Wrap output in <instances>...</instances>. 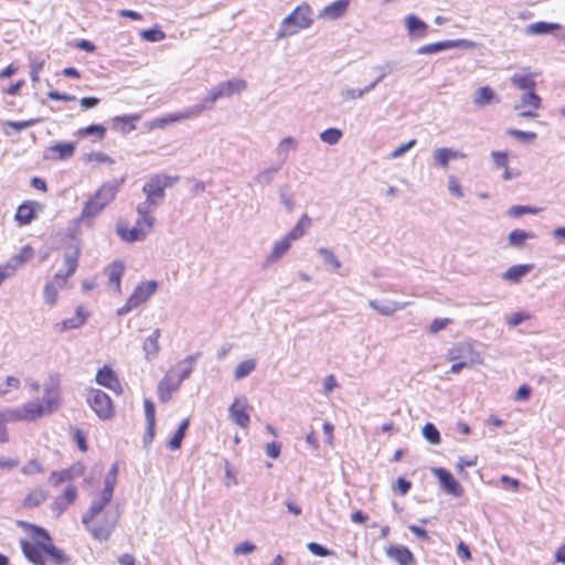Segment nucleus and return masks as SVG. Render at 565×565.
Instances as JSON below:
<instances>
[{"mask_svg": "<svg viewBox=\"0 0 565 565\" xmlns=\"http://www.w3.org/2000/svg\"><path fill=\"white\" fill-rule=\"evenodd\" d=\"M164 179H160V173L153 174L143 184L142 192L146 194L149 202L159 204V200L162 201L167 189V183H163Z\"/></svg>", "mask_w": 565, "mask_h": 565, "instance_id": "9", "label": "nucleus"}, {"mask_svg": "<svg viewBox=\"0 0 565 565\" xmlns=\"http://www.w3.org/2000/svg\"><path fill=\"white\" fill-rule=\"evenodd\" d=\"M434 475L437 477L443 490L456 498L461 497L463 488L459 481L445 468H434Z\"/></svg>", "mask_w": 565, "mask_h": 565, "instance_id": "7", "label": "nucleus"}, {"mask_svg": "<svg viewBox=\"0 0 565 565\" xmlns=\"http://www.w3.org/2000/svg\"><path fill=\"white\" fill-rule=\"evenodd\" d=\"M140 119V115H122L113 118V128L120 130L122 134H129L136 126L134 122Z\"/></svg>", "mask_w": 565, "mask_h": 565, "instance_id": "30", "label": "nucleus"}, {"mask_svg": "<svg viewBox=\"0 0 565 565\" xmlns=\"http://www.w3.org/2000/svg\"><path fill=\"white\" fill-rule=\"evenodd\" d=\"M180 383L173 381L169 375L163 376L157 387L158 398L161 403H168L171 399V394L177 392L180 387Z\"/></svg>", "mask_w": 565, "mask_h": 565, "instance_id": "21", "label": "nucleus"}, {"mask_svg": "<svg viewBox=\"0 0 565 565\" xmlns=\"http://www.w3.org/2000/svg\"><path fill=\"white\" fill-rule=\"evenodd\" d=\"M539 212L537 209L529 206V205H512L509 209V215L511 217H520L524 214H536Z\"/></svg>", "mask_w": 565, "mask_h": 565, "instance_id": "59", "label": "nucleus"}, {"mask_svg": "<svg viewBox=\"0 0 565 565\" xmlns=\"http://www.w3.org/2000/svg\"><path fill=\"white\" fill-rule=\"evenodd\" d=\"M318 254L323 258L326 265L332 266L333 270L341 268V262L331 249L327 247H320L318 248Z\"/></svg>", "mask_w": 565, "mask_h": 565, "instance_id": "50", "label": "nucleus"}, {"mask_svg": "<svg viewBox=\"0 0 565 565\" xmlns=\"http://www.w3.org/2000/svg\"><path fill=\"white\" fill-rule=\"evenodd\" d=\"M433 157L437 166L441 168H447L451 159L460 158L462 157V154L450 148H437L434 151Z\"/></svg>", "mask_w": 565, "mask_h": 565, "instance_id": "32", "label": "nucleus"}, {"mask_svg": "<svg viewBox=\"0 0 565 565\" xmlns=\"http://www.w3.org/2000/svg\"><path fill=\"white\" fill-rule=\"evenodd\" d=\"M238 399L235 398L234 403L230 406L228 413L232 420L242 428H246L249 425V415L245 411V406L238 408Z\"/></svg>", "mask_w": 565, "mask_h": 565, "instance_id": "31", "label": "nucleus"}, {"mask_svg": "<svg viewBox=\"0 0 565 565\" xmlns=\"http://www.w3.org/2000/svg\"><path fill=\"white\" fill-rule=\"evenodd\" d=\"M39 121H40L39 118H32V119L22 120V121H11V120H8V121L3 122L4 132L7 135L9 134L6 130L7 127H10V128L14 129L15 131H21V130H24V129H28V128L34 126Z\"/></svg>", "mask_w": 565, "mask_h": 565, "instance_id": "54", "label": "nucleus"}, {"mask_svg": "<svg viewBox=\"0 0 565 565\" xmlns=\"http://www.w3.org/2000/svg\"><path fill=\"white\" fill-rule=\"evenodd\" d=\"M95 380L99 385L111 390L116 394L122 393V386L117 374L108 365H104L97 371Z\"/></svg>", "mask_w": 565, "mask_h": 565, "instance_id": "12", "label": "nucleus"}, {"mask_svg": "<svg viewBox=\"0 0 565 565\" xmlns=\"http://www.w3.org/2000/svg\"><path fill=\"white\" fill-rule=\"evenodd\" d=\"M212 108H213V104L210 103V100H207V96H205L201 100V103L194 105L193 107H191L189 110H186L184 113L174 114V115H170V116H168L166 118L158 119L157 124L154 126L156 127H163L164 125L170 124V122H174V121H178V120H181V119H186V118H190L192 116H198L204 109H212Z\"/></svg>", "mask_w": 565, "mask_h": 565, "instance_id": "10", "label": "nucleus"}, {"mask_svg": "<svg viewBox=\"0 0 565 565\" xmlns=\"http://www.w3.org/2000/svg\"><path fill=\"white\" fill-rule=\"evenodd\" d=\"M35 207H41L36 201H25L18 206L15 220L20 225L30 224L35 217Z\"/></svg>", "mask_w": 565, "mask_h": 565, "instance_id": "20", "label": "nucleus"}, {"mask_svg": "<svg viewBox=\"0 0 565 565\" xmlns=\"http://www.w3.org/2000/svg\"><path fill=\"white\" fill-rule=\"evenodd\" d=\"M307 548L316 556L327 557L333 555V551L317 542L308 543Z\"/></svg>", "mask_w": 565, "mask_h": 565, "instance_id": "62", "label": "nucleus"}, {"mask_svg": "<svg viewBox=\"0 0 565 565\" xmlns=\"http://www.w3.org/2000/svg\"><path fill=\"white\" fill-rule=\"evenodd\" d=\"M522 106H531L533 109H539L542 105L541 97L534 92V89L527 90L521 97Z\"/></svg>", "mask_w": 565, "mask_h": 565, "instance_id": "52", "label": "nucleus"}, {"mask_svg": "<svg viewBox=\"0 0 565 565\" xmlns=\"http://www.w3.org/2000/svg\"><path fill=\"white\" fill-rule=\"evenodd\" d=\"M373 71L377 73L375 79L371 82L369 85H372V90L381 83L387 75L393 72V64L391 62H384L382 64L375 65L372 67Z\"/></svg>", "mask_w": 565, "mask_h": 565, "instance_id": "45", "label": "nucleus"}, {"mask_svg": "<svg viewBox=\"0 0 565 565\" xmlns=\"http://www.w3.org/2000/svg\"><path fill=\"white\" fill-rule=\"evenodd\" d=\"M561 29L562 25L559 23L539 21L526 25L524 32L527 35H545L552 34Z\"/></svg>", "mask_w": 565, "mask_h": 565, "instance_id": "23", "label": "nucleus"}, {"mask_svg": "<svg viewBox=\"0 0 565 565\" xmlns=\"http://www.w3.org/2000/svg\"><path fill=\"white\" fill-rule=\"evenodd\" d=\"M311 225V218L308 216V214H303L297 224L288 232L287 236L291 241H296L300 237H302L306 233V230Z\"/></svg>", "mask_w": 565, "mask_h": 565, "instance_id": "39", "label": "nucleus"}, {"mask_svg": "<svg viewBox=\"0 0 565 565\" xmlns=\"http://www.w3.org/2000/svg\"><path fill=\"white\" fill-rule=\"evenodd\" d=\"M46 544L45 542L32 543L24 539L21 540L23 555L33 565H45Z\"/></svg>", "mask_w": 565, "mask_h": 565, "instance_id": "8", "label": "nucleus"}, {"mask_svg": "<svg viewBox=\"0 0 565 565\" xmlns=\"http://www.w3.org/2000/svg\"><path fill=\"white\" fill-rule=\"evenodd\" d=\"M280 169H281V164L271 166V167L264 169L263 171L257 173L252 179V182L249 183V185H253V184L269 185V184H271L276 173H278L280 171Z\"/></svg>", "mask_w": 565, "mask_h": 565, "instance_id": "33", "label": "nucleus"}, {"mask_svg": "<svg viewBox=\"0 0 565 565\" xmlns=\"http://www.w3.org/2000/svg\"><path fill=\"white\" fill-rule=\"evenodd\" d=\"M86 402L99 419L107 420L114 416L111 398L104 391L90 388L87 393Z\"/></svg>", "mask_w": 565, "mask_h": 565, "instance_id": "4", "label": "nucleus"}, {"mask_svg": "<svg viewBox=\"0 0 565 565\" xmlns=\"http://www.w3.org/2000/svg\"><path fill=\"white\" fill-rule=\"evenodd\" d=\"M405 26L412 39H425L429 31V25L415 14L405 18Z\"/></svg>", "mask_w": 565, "mask_h": 565, "instance_id": "16", "label": "nucleus"}, {"mask_svg": "<svg viewBox=\"0 0 565 565\" xmlns=\"http://www.w3.org/2000/svg\"><path fill=\"white\" fill-rule=\"evenodd\" d=\"M56 285L57 284L55 281H53V282H47L44 287V292H43L44 301L49 306H53L56 303V300H57Z\"/></svg>", "mask_w": 565, "mask_h": 565, "instance_id": "57", "label": "nucleus"}, {"mask_svg": "<svg viewBox=\"0 0 565 565\" xmlns=\"http://www.w3.org/2000/svg\"><path fill=\"white\" fill-rule=\"evenodd\" d=\"M342 136V130L331 127L320 134V139L328 145H337Z\"/></svg>", "mask_w": 565, "mask_h": 565, "instance_id": "51", "label": "nucleus"}, {"mask_svg": "<svg viewBox=\"0 0 565 565\" xmlns=\"http://www.w3.org/2000/svg\"><path fill=\"white\" fill-rule=\"evenodd\" d=\"M312 22V9L307 2H302L282 20L277 32V38L282 39L294 35L299 30L309 28Z\"/></svg>", "mask_w": 565, "mask_h": 565, "instance_id": "2", "label": "nucleus"}, {"mask_svg": "<svg viewBox=\"0 0 565 565\" xmlns=\"http://www.w3.org/2000/svg\"><path fill=\"white\" fill-rule=\"evenodd\" d=\"M70 480H72L71 475L68 471H66V469H63L61 471H53L49 478V482L53 487H58L61 483Z\"/></svg>", "mask_w": 565, "mask_h": 565, "instance_id": "61", "label": "nucleus"}, {"mask_svg": "<svg viewBox=\"0 0 565 565\" xmlns=\"http://www.w3.org/2000/svg\"><path fill=\"white\" fill-rule=\"evenodd\" d=\"M297 147V141L294 137H286L284 138L279 145H278V148H277V151L279 154H282V158H281V161L279 164H284L287 160V152L289 149H295Z\"/></svg>", "mask_w": 565, "mask_h": 565, "instance_id": "55", "label": "nucleus"}, {"mask_svg": "<svg viewBox=\"0 0 565 565\" xmlns=\"http://www.w3.org/2000/svg\"><path fill=\"white\" fill-rule=\"evenodd\" d=\"M116 233L124 242L134 243L143 241L146 233L137 226L128 230L122 223H117Z\"/></svg>", "mask_w": 565, "mask_h": 565, "instance_id": "27", "label": "nucleus"}, {"mask_svg": "<svg viewBox=\"0 0 565 565\" xmlns=\"http://www.w3.org/2000/svg\"><path fill=\"white\" fill-rule=\"evenodd\" d=\"M449 46L450 49L475 50L478 49L480 44L468 39H456L449 40Z\"/></svg>", "mask_w": 565, "mask_h": 565, "instance_id": "58", "label": "nucleus"}, {"mask_svg": "<svg viewBox=\"0 0 565 565\" xmlns=\"http://www.w3.org/2000/svg\"><path fill=\"white\" fill-rule=\"evenodd\" d=\"M161 331L160 329H154L152 333L145 340L142 349L145 351L146 359L148 361L153 360L157 358L160 345H159V338H160Z\"/></svg>", "mask_w": 565, "mask_h": 565, "instance_id": "26", "label": "nucleus"}, {"mask_svg": "<svg viewBox=\"0 0 565 565\" xmlns=\"http://www.w3.org/2000/svg\"><path fill=\"white\" fill-rule=\"evenodd\" d=\"M34 255V250L30 245H25L21 248L20 253L11 257L9 260L14 265V268L18 269L22 265H24L28 260H30Z\"/></svg>", "mask_w": 565, "mask_h": 565, "instance_id": "46", "label": "nucleus"}, {"mask_svg": "<svg viewBox=\"0 0 565 565\" xmlns=\"http://www.w3.org/2000/svg\"><path fill=\"white\" fill-rule=\"evenodd\" d=\"M509 136H512L520 140L521 142H532L536 139L537 135L533 131H523L514 128H510L507 130Z\"/></svg>", "mask_w": 565, "mask_h": 565, "instance_id": "56", "label": "nucleus"}, {"mask_svg": "<svg viewBox=\"0 0 565 565\" xmlns=\"http://www.w3.org/2000/svg\"><path fill=\"white\" fill-rule=\"evenodd\" d=\"M117 483V478L106 475L104 479V487L100 491V495L97 500H94L88 508V510L84 513V522L86 523L90 520L95 514H99L106 505L110 503L114 490Z\"/></svg>", "mask_w": 565, "mask_h": 565, "instance_id": "5", "label": "nucleus"}, {"mask_svg": "<svg viewBox=\"0 0 565 565\" xmlns=\"http://www.w3.org/2000/svg\"><path fill=\"white\" fill-rule=\"evenodd\" d=\"M158 289L156 280L142 281L132 291L130 302H136L137 306L146 302Z\"/></svg>", "mask_w": 565, "mask_h": 565, "instance_id": "18", "label": "nucleus"}, {"mask_svg": "<svg viewBox=\"0 0 565 565\" xmlns=\"http://www.w3.org/2000/svg\"><path fill=\"white\" fill-rule=\"evenodd\" d=\"M533 268L534 264L513 265L501 275V278L511 284H519Z\"/></svg>", "mask_w": 565, "mask_h": 565, "instance_id": "19", "label": "nucleus"}, {"mask_svg": "<svg viewBox=\"0 0 565 565\" xmlns=\"http://www.w3.org/2000/svg\"><path fill=\"white\" fill-rule=\"evenodd\" d=\"M89 313L84 310L82 306H78L75 310V315L71 318L64 319L63 321L56 323L54 329L57 332H64L71 329H77L82 327L86 320L88 319Z\"/></svg>", "mask_w": 565, "mask_h": 565, "instance_id": "17", "label": "nucleus"}, {"mask_svg": "<svg viewBox=\"0 0 565 565\" xmlns=\"http://www.w3.org/2000/svg\"><path fill=\"white\" fill-rule=\"evenodd\" d=\"M46 554L51 557L52 562L57 565L70 562V557L64 553V551L52 543L46 544Z\"/></svg>", "mask_w": 565, "mask_h": 565, "instance_id": "48", "label": "nucleus"}, {"mask_svg": "<svg viewBox=\"0 0 565 565\" xmlns=\"http://www.w3.org/2000/svg\"><path fill=\"white\" fill-rule=\"evenodd\" d=\"M125 182V179L121 178L120 180L114 179L105 184H103L94 198L98 200L100 203H103V206L105 207L109 202H111L119 189L121 188L122 183Z\"/></svg>", "mask_w": 565, "mask_h": 565, "instance_id": "14", "label": "nucleus"}, {"mask_svg": "<svg viewBox=\"0 0 565 565\" xmlns=\"http://www.w3.org/2000/svg\"><path fill=\"white\" fill-rule=\"evenodd\" d=\"M106 135V127L100 124H93L77 131V136H96L97 140H103Z\"/></svg>", "mask_w": 565, "mask_h": 565, "instance_id": "47", "label": "nucleus"}, {"mask_svg": "<svg viewBox=\"0 0 565 565\" xmlns=\"http://www.w3.org/2000/svg\"><path fill=\"white\" fill-rule=\"evenodd\" d=\"M256 367V361L254 359H247L237 364L234 371L235 380H242L248 376Z\"/></svg>", "mask_w": 565, "mask_h": 565, "instance_id": "44", "label": "nucleus"}, {"mask_svg": "<svg viewBox=\"0 0 565 565\" xmlns=\"http://www.w3.org/2000/svg\"><path fill=\"white\" fill-rule=\"evenodd\" d=\"M532 237H534V235L530 232H525L523 230H513L509 233L508 239L511 246L522 248L525 241Z\"/></svg>", "mask_w": 565, "mask_h": 565, "instance_id": "43", "label": "nucleus"}, {"mask_svg": "<svg viewBox=\"0 0 565 565\" xmlns=\"http://www.w3.org/2000/svg\"><path fill=\"white\" fill-rule=\"evenodd\" d=\"M46 499L47 492L41 488H35L28 493L22 504L26 509H33L41 505Z\"/></svg>", "mask_w": 565, "mask_h": 565, "instance_id": "35", "label": "nucleus"}, {"mask_svg": "<svg viewBox=\"0 0 565 565\" xmlns=\"http://www.w3.org/2000/svg\"><path fill=\"white\" fill-rule=\"evenodd\" d=\"M247 87V83L244 79L233 78L220 83L215 87L209 90L207 100L214 105L220 98H228L234 94L244 92Z\"/></svg>", "mask_w": 565, "mask_h": 565, "instance_id": "6", "label": "nucleus"}, {"mask_svg": "<svg viewBox=\"0 0 565 565\" xmlns=\"http://www.w3.org/2000/svg\"><path fill=\"white\" fill-rule=\"evenodd\" d=\"M291 239L286 235L275 243L270 254L267 257L268 263L277 262L284 254L288 252L291 245Z\"/></svg>", "mask_w": 565, "mask_h": 565, "instance_id": "36", "label": "nucleus"}, {"mask_svg": "<svg viewBox=\"0 0 565 565\" xmlns=\"http://www.w3.org/2000/svg\"><path fill=\"white\" fill-rule=\"evenodd\" d=\"M43 403L45 404V413L51 414L55 412L60 406L58 395L44 394Z\"/></svg>", "mask_w": 565, "mask_h": 565, "instance_id": "64", "label": "nucleus"}, {"mask_svg": "<svg viewBox=\"0 0 565 565\" xmlns=\"http://www.w3.org/2000/svg\"><path fill=\"white\" fill-rule=\"evenodd\" d=\"M386 555L398 565H415L416 559L411 550L404 545H391L386 548Z\"/></svg>", "mask_w": 565, "mask_h": 565, "instance_id": "15", "label": "nucleus"}, {"mask_svg": "<svg viewBox=\"0 0 565 565\" xmlns=\"http://www.w3.org/2000/svg\"><path fill=\"white\" fill-rule=\"evenodd\" d=\"M511 84L513 86L518 87L519 89L526 90V92L530 89H535V87H536V82L533 79L532 74H527V75L514 74L511 77Z\"/></svg>", "mask_w": 565, "mask_h": 565, "instance_id": "41", "label": "nucleus"}, {"mask_svg": "<svg viewBox=\"0 0 565 565\" xmlns=\"http://www.w3.org/2000/svg\"><path fill=\"white\" fill-rule=\"evenodd\" d=\"M140 35L145 41L153 42V43L160 42L166 39V33L162 30H160L158 26L142 30L140 32Z\"/></svg>", "mask_w": 565, "mask_h": 565, "instance_id": "53", "label": "nucleus"}, {"mask_svg": "<svg viewBox=\"0 0 565 565\" xmlns=\"http://www.w3.org/2000/svg\"><path fill=\"white\" fill-rule=\"evenodd\" d=\"M104 209L103 203H100L98 200H96L94 196L89 199L81 213V216L78 217L81 221L86 222L87 218L95 217L102 210Z\"/></svg>", "mask_w": 565, "mask_h": 565, "instance_id": "38", "label": "nucleus"}, {"mask_svg": "<svg viewBox=\"0 0 565 565\" xmlns=\"http://www.w3.org/2000/svg\"><path fill=\"white\" fill-rule=\"evenodd\" d=\"M189 426H190L189 418H185L180 423L177 431L174 433V435L172 436V438L169 440V443L167 445V447L170 450H178L181 448L182 440L184 439V436H185V433H186Z\"/></svg>", "mask_w": 565, "mask_h": 565, "instance_id": "37", "label": "nucleus"}, {"mask_svg": "<svg viewBox=\"0 0 565 565\" xmlns=\"http://www.w3.org/2000/svg\"><path fill=\"white\" fill-rule=\"evenodd\" d=\"M201 352H196L194 354H190L180 361L177 365V370L179 372L177 381L181 384L184 380L190 377L193 372V365L196 360L200 358Z\"/></svg>", "mask_w": 565, "mask_h": 565, "instance_id": "28", "label": "nucleus"}, {"mask_svg": "<svg viewBox=\"0 0 565 565\" xmlns=\"http://www.w3.org/2000/svg\"><path fill=\"white\" fill-rule=\"evenodd\" d=\"M423 436L424 438L431 445L440 444V433L437 427L433 423H426L423 427Z\"/></svg>", "mask_w": 565, "mask_h": 565, "instance_id": "49", "label": "nucleus"}, {"mask_svg": "<svg viewBox=\"0 0 565 565\" xmlns=\"http://www.w3.org/2000/svg\"><path fill=\"white\" fill-rule=\"evenodd\" d=\"M279 201L288 213L294 212L296 200L295 194L290 192V185L284 184L279 188Z\"/></svg>", "mask_w": 565, "mask_h": 565, "instance_id": "40", "label": "nucleus"}, {"mask_svg": "<svg viewBox=\"0 0 565 565\" xmlns=\"http://www.w3.org/2000/svg\"><path fill=\"white\" fill-rule=\"evenodd\" d=\"M495 99V93L490 86L479 87L473 95V104L478 107L490 105Z\"/></svg>", "mask_w": 565, "mask_h": 565, "instance_id": "34", "label": "nucleus"}, {"mask_svg": "<svg viewBox=\"0 0 565 565\" xmlns=\"http://www.w3.org/2000/svg\"><path fill=\"white\" fill-rule=\"evenodd\" d=\"M45 414V408L40 399L28 402L22 411H18L15 416L18 419H34Z\"/></svg>", "mask_w": 565, "mask_h": 565, "instance_id": "22", "label": "nucleus"}, {"mask_svg": "<svg viewBox=\"0 0 565 565\" xmlns=\"http://www.w3.org/2000/svg\"><path fill=\"white\" fill-rule=\"evenodd\" d=\"M119 521V512L103 510L99 514H95L86 523L84 522V514L82 515V523L90 535L100 542L108 541L115 531Z\"/></svg>", "mask_w": 565, "mask_h": 565, "instance_id": "1", "label": "nucleus"}, {"mask_svg": "<svg viewBox=\"0 0 565 565\" xmlns=\"http://www.w3.org/2000/svg\"><path fill=\"white\" fill-rule=\"evenodd\" d=\"M411 488H412V482L404 477H399V478H397L395 484L392 487V490L394 492L399 493L401 495H405L408 493Z\"/></svg>", "mask_w": 565, "mask_h": 565, "instance_id": "63", "label": "nucleus"}, {"mask_svg": "<svg viewBox=\"0 0 565 565\" xmlns=\"http://www.w3.org/2000/svg\"><path fill=\"white\" fill-rule=\"evenodd\" d=\"M124 273L125 264L119 259H115L105 268V274L108 277V281L109 284L115 285L117 292H120V281Z\"/></svg>", "mask_w": 565, "mask_h": 565, "instance_id": "24", "label": "nucleus"}, {"mask_svg": "<svg viewBox=\"0 0 565 565\" xmlns=\"http://www.w3.org/2000/svg\"><path fill=\"white\" fill-rule=\"evenodd\" d=\"M60 375L51 374L44 384V394L58 395Z\"/></svg>", "mask_w": 565, "mask_h": 565, "instance_id": "60", "label": "nucleus"}, {"mask_svg": "<svg viewBox=\"0 0 565 565\" xmlns=\"http://www.w3.org/2000/svg\"><path fill=\"white\" fill-rule=\"evenodd\" d=\"M350 0H337L331 2L320 13V18H327L329 20H337L341 18L348 10Z\"/></svg>", "mask_w": 565, "mask_h": 565, "instance_id": "25", "label": "nucleus"}, {"mask_svg": "<svg viewBox=\"0 0 565 565\" xmlns=\"http://www.w3.org/2000/svg\"><path fill=\"white\" fill-rule=\"evenodd\" d=\"M369 306L376 310L380 315L390 317L394 315L397 310H401L405 307V303L399 305L396 301L393 300H384L383 302H380L377 300H370Z\"/></svg>", "mask_w": 565, "mask_h": 565, "instance_id": "29", "label": "nucleus"}, {"mask_svg": "<svg viewBox=\"0 0 565 565\" xmlns=\"http://www.w3.org/2000/svg\"><path fill=\"white\" fill-rule=\"evenodd\" d=\"M82 255V244L79 242L75 243H64L63 245V260L66 267V270L60 269L54 275V281L58 287H63L66 285L67 278L73 276L78 267V260Z\"/></svg>", "mask_w": 565, "mask_h": 565, "instance_id": "3", "label": "nucleus"}, {"mask_svg": "<svg viewBox=\"0 0 565 565\" xmlns=\"http://www.w3.org/2000/svg\"><path fill=\"white\" fill-rule=\"evenodd\" d=\"M475 353L473 347L470 343L458 342L447 351L446 358L448 361H467L469 364H472Z\"/></svg>", "mask_w": 565, "mask_h": 565, "instance_id": "13", "label": "nucleus"}, {"mask_svg": "<svg viewBox=\"0 0 565 565\" xmlns=\"http://www.w3.org/2000/svg\"><path fill=\"white\" fill-rule=\"evenodd\" d=\"M75 142H57L45 149L43 153L44 160H67L75 153Z\"/></svg>", "mask_w": 565, "mask_h": 565, "instance_id": "11", "label": "nucleus"}, {"mask_svg": "<svg viewBox=\"0 0 565 565\" xmlns=\"http://www.w3.org/2000/svg\"><path fill=\"white\" fill-rule=\"evenodd\" d=\"M446 50H450L449 40L422 45L416 50V54H418V55L436 54V53H439V52H443Z\"/></svg>", "mask_w": 565, "mask_h": 565, "instance_id": "42", "label": "nucleus"}]
</instances>
